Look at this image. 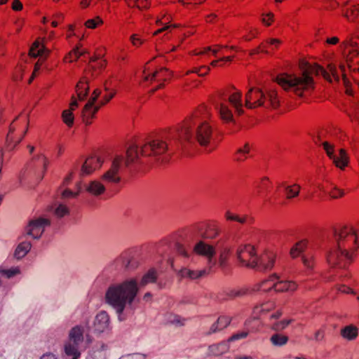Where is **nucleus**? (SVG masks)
Segmentation results:
<instances>
[{
	"mask_svg": "<svg viewBox=\"0 0 359 359\" xmlns=\"http://www.w3.org/2000/svg\"><path fill=\"white\" fill-rule=\"evenodd\" d=\"M212 129L206 120L201 117V111L194 112L187 118L180 128L170 135L155 137L147 140L139 150L138 146H130L126 152V159L121 155H116L111 161L110 168L102 175V180L107 182L118 183L121 180L120 171L138 158L140 152L142 156H151L157 161L166 163L171 155L180 147L194 145L198 142L201 146L209 147L208 151L215 148L212 143Z\"/></svg>",
	"mask_w": 359,
	"mask_h": 359,
	"instance_id": "obj_1",
	"label": "nucleus"
},
{
	"mask_svg": "<svg viewBox=\"0 0 359 359\" xmlns=\"http://www.w3.org/2000/svg\"><path fill=\"white\" fill-rule=\"evenodd\" d=\"M300 72L298 74L283 73L276 77V82L287 91H291L298 96H303L305 91L314 88L313 75L321 74L325 79L331 81V75L336 81H339L337 69L329 65L330 73L322 67L311 65L302 61L299 63Z\"/></svg>",
	"mask_w": 359,
	"mask_h": 359,
	"instance_id": "obj_2",
	"label": "nucleus"
},
{
	"mask_svg": "<svg viewBox=\"0 0 359 359\" xmlns=\"http://www.w3.org/2000/svg\"><path fill=\"white\" fill-rule=\"evenodd\" d=\"M331 246L327 253L330 266L344 269L353 260V255L359 247V233L350 226L332 230Z\"/></svg>",
	"mask_w": 359,
	"mask_h": 359,
	"instance_id": "obj_3",
	"label": "nucleus"
},
{
	"mask_svg": "<svg viewBox=\"0 0 359 359\" xmlns=\"http://www.w3.org/2000/svg\"><path fill=\"white\" fill-rule=\"evenodd\" d=\"M138 292L135 279L126 280L121 283L110 285L105 294L106 302L115 309L120 321L126 320L123 311L127 305H131Z\"/></svg>",
	"mask_w": 359,
	"mask_h": 359,
	"instance_id": "obj_4",
	"label": "nucleus"
},
{
	"mask_svg": "<svg viewBox=\"0 0 359 359\" xmlns=\"http://www.w3.org/2000/svg\"><path fill=\"white\" fill-rule=\"evenodd\" d=\"M236 255L241 264L258 271L269 270L273 266L274 257L272 253L267 252L259 257L254 247L249 244L240 245Z\"/></svg>",
	"mask_w": 359,
	"mask_h": 359,
	"instance_id": "obj_5",
	"label": "nucleus"
},
{
	"mask_svg": "<svg viewBox=\"0 0 359 359\" xmlns=\"http://www.w3.org/2000/svg\"><path fill=\"white\" fill-rule=\"evenodd\" d=\"M245 105L248 109L258 107L276 108L279 106L277 91L267 89L264 92L259 88H251L245 95Z\"/></svg>",
	"mask_w": 359,
	"mask_h": 359,
	"instance_id": "obj_6",
	"label": "nucleus"
},
{
	"mask_svg": "<svg viewBox=\"0 0 359 359\" xmlns=\"http://www.w3.org/2000/svg\"><path fill=\"white\" fill-rule=\"evenodd\" d=\"M241 97L242 94L240 91L231 94L229 93H226L224 91L219 93L215 101V105L216 109L219 111L222 120L226 122L233 121L232 112L226 104V101H229L239 115L243 114Z\"/></svg>",
	"mask_w": 359,
	"mask_h": 359,
	"instance_id": "obj_7",
	"label": "nucleus"
},
{
	"mask_svg": "<svg viewBox=\"0 0 359 359\" xmlns=\"http://www.w3.org/2000/svg\"><path fill=\"white\" fill-rule=\"evenodd\" d=\"M83 327L81 325H75L69 332L68 339L64 345L65 353H81L79 345L83 341Z\"/></svg>",
	"mask_w": 359,
	"mask_h": 359,
	"instance_id": "obj_8",
	"label": "nucleus"
},
{
	"mask_svg": "<svg viewBox=\"0 0 359 359\" xmlns=\"http://www.w3.org/2000/svg\"><path fill=\"white\" fill-rule=\"evenodd\" d=\"M50 225V221L48 219L39 217L31 219L25 227L22 238L27 236L34 239L39 240L43 233L46 226Z\"/></svg>",
	"mask_w": 359,
	"mask_h": 359,
	"instance_id": "obj_9",
	"label": "nucleus"
},
{
	"mask_svg": "<svg viewBox=\"0 0 359 359\" xmlns=\"http://www.w3.org/2000/svg\"><path fill=\"white\" fill-rule=\"evenodd\" d=\"M279 278L273 275L270 279L263 281L259 290L267 292L273 289L276 292L294 291L297 288V284L292 281L278 280Z\"/></svg>",
	"mask_w": 359,
	"mask_h": 359,
	"instance_id": "obj_10",
	"label": "nucleus"
},
{
	"mask_svg": "<svg viewBox=\"0 0 359 359\" xmlns=\"http://www.w3.org/2000/svg\"><path fill=\"white\" fill-rule=\"evenodd\" d=\"M100 94L101 90L100 89L97 88L94 90L89 100L85 104L82 110L83 121L86 125H90L91 123V119L94 118L95 114L100 108V102L98 104L95 105V102L97 101Z\"/></svg>",
	"mask_w": 359,
	"mask_h": 359,
	"instance_id": "obj_11",
	"label": "nucleus"
},
{
	"mask_svg": "<svg viewBox=\"0 0 359 359\" xmlns=\"http://www.w3.org/2000/svg\"><path fill=\"white\" fill-rule=\"evenodd\" d=\"M323 146L327 155L333 160V162L337 167L344 169L348 165V158L344 149H339V155L337 156L334 153V147L333 144H330L327 142H324L323 143Z\"/></svg>",
	"mask_w": 359,
	"mask_h": 359,
	"instance_id": "obj_12",
	"label": "nucleus"
},
{
	"mask_svg": "<svg viewBox=\"0 0 359 359\" xmlns=\"http://www.w3.org/2000/svg\"><path fill=\"white\" fill-rule=\"evenodd\" d=\"M92 332L100 334L111 329L110 318L105 311H101L95 316L91 327Z\"/></svg>",
	"mask_w": 359,
	"mask_h": 359,
	"instance_id": "obj_13",
	"label": "nucleus"
},
{
	"mask_svg": "<svg viewBox=\"0 0 359 359\" xmlns=\"http://www.w3.org/2000/svg\"><path fill=\"white\" fill-rule=\"evenodd\" d=\"M50 50L39 41H35L29 49V55L33 57H40L35 65L34 74L39 70L41 65L49 54Z\"/></svg>",
	"mask_w": 359,
	"mask_h": 359,
	"instance_id": "obj_14",
	"label": "nucleus"
},
{
	"mask_svg": "<svg viewBox=\"0 0 359 359\" xmlns=\"http://www.w3.org/2000/svg\"><path fill=\"white\" fill-rule=\"evenodd\" d=\"M194 251L197 255L205 257L208 259L210 267H212L215 264L216 262L215 260H213V257L216 253V251L212 245H210L204 241H200L195 245Z\"/></svg>",
	"mask_w": 359,
	"mask_h": 359,
	"instance_id": "obj_15",
	"label": "nucleus"
},
{
	"mask_svg": "<svg viewBox=\"0 0 359 359\" xmlns=\"http://www.w3.org/2000/svg\"><path fill=\"white\" fill-rule=\"evenodd\" d=\"M102 163L103 161L98 156H92L87 158L81 166L80 175L84 177L90 175L96 169L100 168Z\"/></svg>",
	"mask_w": 359,
	"mask_h": 359,
	"instance_id": "obj_16",
	"label": "nucleus"
},
{
	"mask_svg": "<svg viewBox=\"0 0 359 359\" xmlns=\"http://www.w3.org/2000/svg\"><path fill=\"white\" fill-rule=\"evenodd\" d=\"M168 73V70L165 68H161L159 70H156L154 73L149 74L144 77V81H163L156 88L152 89L150 91L151 94L154 93L158 89L163 87V82L167 80L166 74Z\"/></svg>",
	"mask_w": 359,
	"mask_h": 359,
	"instance_id": "obj_17",
	"label": "nucleus"
},
{
	"mask_svg": "<svg viewBox=\"0 0 359 359\" xmlns=\"http://www.w3.org/2000/svg\"><path fill=\"white\" fill-rule=\"evenodd\" d=\"M86 191L94 196H99L104 193V185L97 180H92L85 187Z\"/></svg>",
	"mask_w": 359,
	"mask_h": 359,
	"instance_id": "obj_18",
	"label": "nucleus"
},
{
	"mask_svg": "<svg viewBox=\"0 0 359 359\" xmlns=\"http://www.w3.org/2000/svg\"><path fill=\"white\" fill-rule=\"evenodd\" d=\"M341 46L344 48V49L350 48L348 50V55L346 56V61L349 62L354 57H356L359 55V50L358 49V44L356 42H354L351 38L346 39L344 41Z\"/></svg>",
	"mask_w": 359,
	"mask_h": 359,
	"instance_id": "obj_19",
	"label": "nucleus"
},
{
	"mask_svg": "<svg viewBox=\"0 0 359 359\" xmlns=\"http://www.w3.org/2000/svg\"><path fill=\"white\" fill-rule=\"evenodd\" d=\"M208 271L206 269L200 271H194L186 268L182 269L179 271L178 275L181 278H188L192 280L199 278L207 274Z\"/></svg>",
	"mask_w": 359,
	"mask_h": 359,
	"instance_id": "obj_20",
	"label": "nucleus"
},
{
	"mask_svg": "<svg viewBox=\"0 0 359 359\" xmlns=\"http://www.w3.org/2000/svg\"><path fill=\"white\" fill-rule=\"evenodd\" d=\"M77 95L79 100H84L89 90L88 81L86 78H82L76 86Z\"/></svg>",
	"mask_w": 359,
	"mask_h": 359,
	"instance_id": "obj_21",
	"label": "nucleus"
},
{
	"mask_svg": "<svg viewBox=\"0 0 359 359\" xmlns=\"http://www.w3.org/2000/svg\"><path fill=\"white\" fill-rule=\"evenodd\" d=\"M348 3L349 1H347L342 5V15L346 18L348 20L353 21L358 15L359 6L355 5L351 8H345Z\"/></svg>",
	"mask_w": 359,
	"mask_h": 359,
	"instance_id": "obj_22",
	"label": "nucleus"
},
{
	"mask_svg": "<svg viewBox=\"0 0 359 359\" xmlns=\"http://www.w3.org/2000/svg\"><path fill=\"white\" fill-rule=\"evenodd\" d=\"M32 244L29 241H22L16 248L14 256L18 259L24 257L31 250Z\"/></svg>",
	"mask_w": 359,
	"mask_h": 359,
	"instance_id": "obj_23",
	"label": "nucleus"
},
{
	"mask_svg": "<svg viewBox=\"0 0 359 359\" xmlns=\"http://www.w3.org/2000/svg\"><path fill=\"white\" fill-rule=\"evenodd\" d=\"M106 66V61L101 58L100 55L90 58L89 69L93 72V75L97 69H102Z\"/></svg>",
	"mask_w": 359,
	"mask_h": 359,
	"instance_id": "obj_24",
	"label": "nucleus"
},
{
	"mask_svg": "<svg viewBox=\"0 0 359 359\" xmlns=\"http://www.w3.org/2000/svg\"><path fill=\"white\" fill-rule=\"evenodd\" d=\"M284 188L287 199H292L297 197L299 194L300 186L297 184L293 185H286L285 183L282 184Z\"/></svg>",
	"mask_w": 359,
	"mask_h": 359,
	"instance_id": "obj_25",
	"label": "nucleus"
},
{
	"mask_svg": "<svg viewBox=\"0 0 359 359\" xmlns=\"http://www.w3.org/2000/svg\"><path fill=\"white\" fill-rule=\"evenodd\" d=\"M341 335L347 340H353L358 336V328L353 325H348L341 330Z\"/></svg>",
	"mask_w": 359,
	"mask_h": 359,
	"instance_id": "obj_26",
	"label": "nucleus"
},
{
	"mask_svg": "<svg viewBox=\"0 0 359 359\" xmlns=\"http://www.w3.org/2000/svg\"><path fill=\"white\" fill-rule=\"evenodd\" d=\"M227 341H224L218 344H213L209 346V351L214 355H219L226 352L229 349V344Z\"/></svg>",
	"mask_w": 359,
	"mask_h": 359,
	"instance_id": "obj_27",
	"label": "nucleus"
},
{
	"mask_svg": "<svg viewBox=\"0 0 359 359\" xmlns=\"http://www.w3.org/2000/svg\"><path fill=\"white\" fill-rule=\"evenodd\" d=\"M270 341L275 346H282L287 344L288 337L284 334L276 333L271 337Z\"/></svg>",
	"mask_w": 359,
	"mask_h": 359,
	"instance_id": "obj_28",
	"label": "nucleus"
},
{
	"mask_svg": "<svg viewBox=\"0 0 359 359\" xmlns=\"http://www.w3.org/2000/svg\"><path fill=\"white\" fill-rule=\"evenodd\" d=\"M156 270L151 269L143 276L140 284L141 286H145L150 283H154L156 280Z\"/></svg>",
	"mask_w": 359,
	"mask_h": 359,
	"instance_id": "obj_29",
	"label": "nucleus"
},
{
	"mask_svg": "<svg viewBox=\"0 0 359 359\" xmlns=\"http://www.w3.org/2000/svg\"><path fill=\"white\" fill-rule=\"evenodd\" d=\"M121 260L122 262L123 266L126 270H133L138 266V262L135 258H126L124 257H121Z\"/></svg>",
	"mask_w": 359,
	"mask_h": 359,
	"instance_id": "obj_30",
	"label": "nucleus"
},
{
	"mask_svg": "<svg viewBox=\"0 0 359 359\" xmlns=\"http://www.w3.org/2000/svg\"><path fill=\"white\" fill-rule=\"evenodd\" d=\"M219 229L214 224H210L207 230L202 234V237L206 239H213L219 234Z\"/></svg>",
	"mask_w": 359,
	"mask_h": 359,
	"instance_id": "obj_31",
	"label": "nucleus"
},
{
	"mask_svg": "<svg viewBox=\"0 0 359 359\" xmlns=\"http://www.w3.org/2000/svg\"><path fill=\"white\" fill-rule=\"evenodd\" d=\"M230 253H231V249L229 247H224L221 250L219 257V264L221 267L226 266Z\"/></svg>",
	"mask_w": 359,
	"mask_h": 359,
	"instance_id": "obj_32",
	"label": "nucleus"
},
{
	"mask_svg": "<svg viewBox=\"0 0 359 359\" xmlns=\"http://www.w3.org/2000/svg\"><path fill=\"white\" fill-rule=\"evenodd\" d=\"M250 151L249 144L246 143L243 148H240L236 153L235 160L238 161H243L247 158V154Z\"/></svg>",
	"mask_w": 359,
	"mask_h": 359,
	"instance_id": "obj_33",
	"label": "nucleus"
},
{
	"mask_svg": "<svg viewBox=\"0 0 359 359\" xmlns=\"http://www.w3.org/2000/svg\"><path fill=\"white\" fill-rule=\"evenodd\" d=\"M62 117L64 123L69 127L72 126L74 117L72 110L65 109L62 111Z\"/></svg>",
	"mask_w": 359,
	"mask_h": 359,
	"instance_id": "obj_34",
	"label": "nucleus"
},
{
	"mask_svg": "<svg viewBox=\"0 0 359 359\" xmlns=\"http://www.w3.org/2000/svg\"><path fill=\"white\" fill-rule=\"evenodd\" d=\"M225 217L227 220L236 221L241 224H245L248 221V219L246 216L241 217L238 215H233L229 211L226 212Z\"/></svg>",
	"mask_w": 359,
	"mask_h": 359,
	"instance_id": "obj_35",
	"label": "nucleus"
},
{
	"mask_svg": "<svg viewBox=\"0 0 359 359\" xmlns=\"http://www.w3.org/2000/svg\"><path fill=\"white\" fill-rule=\"evenodd\" d=\"M69 208L63 204H59L54 211V215L58 218H62L65 215H69Z\"/></svg>",
	"mask_w": 359,
	"mask_h": 359,
	"instance_id": "obj_36",
	"label": "nucleus"
},
{
	"mask_svg": "<svg viewBox=\"0 0 359 359\" xmlns=\"http://www.w3.org/2000/svg\"><path fill=\"white\" fill-rule=\"evenodd\" d=\"M290 322L291 320H283L276 322L271 325V329L274 331L280 332L285 329L289 325Z\"/></svg>",
	"mask_w": 359,
	"mask_h": 359,
	"instance_id": "obj_37",
	"label": "nucleus"
},
{
	"mask_svg": "<svg viewBox=\"0 0 359 359\" xmlns=\"http://www.w3.org/2000/svg\"><path fill=\"white\" fill-rule=\"evenodd\" d=\"M81 55H83V53H80L79 50V47H76L69 53V54L65 57V60L67 61L68 60L69 62H72L78 60Z\"/></svg>",
	"mask_w": 359,
	"mask_h": 359,
	"instance_id": "obj_38",
	"label": "nucleus"
},
{
	"mask_svg": "<svg viewBox=\"0 0 359 359\" xmlns=\"http://www.w3.org/2000/svg\"><path fill=\"white\" fill-rule=\"evenodd\" d=\"M306 243L305 241H300L291 249L290 254L293 257L297 256V255L302 252L305 248Z\"/></svg>",
	"mask_w": 359,
	"mask_h": 359,
	"instance_id": "obj_39",
	"label": "nucleus"
},
{
	"mask_svg": "<svg viewBox=\"0 0 359 359\" xmlns=\"http://www.w3.org/2000/svg\"><path fill=\"white\" fill-rule=\"evenodd\" d=\"M340 71L342 74V79H343V83L344 84V86H346V93L348 94V95H352V90L351 89L350 86H349V81H348L346 76V73H345V66L344 65H340Z\"/></svg>",
	"mask_w": 359,
	"mask_h": 359,
	"instance_id": "obj_40",
	"label": "nucleus"
},
{
	"mask_svg": "<svg viewBox=\"0 0 359 359\" xmlns=\"http://www.w3.org/2000/svg\"><path fill=\"white\" fill-rule=\"evenodd\" d=\"M32 160L38 161L42 164L43 168V175H44V172H46V170L47 169V166H48V163L47 158L43 154H38V155L34 156ZM43 177V175L41 176V179H42Z\"/></svg>",
	"mask_w": 359,
	"mask_h": 359,
	"instance_id": "obj_41",
	"label": "nucleus"
},
{
	"mask_svg": "<svg viewBox=\"0 0 359 359\" xmlns=\"http://www.w3.org/2000/svg\"><path fill=\"white\" fill-rule=\"evenodd\" d=\"M329 195L332 198H338L344 195V190L339 189L337 186L332 184V190L329 193Z\"/></svg>",
	"mask_w": 359,
	"mask_h": 359,
	"instance_id": "obj_42",
	"label": "nucleus"
},
{
	"mask_svg": "<svg viewBox=\"0 0 359 359\" xmlns=\"http://www.w3.org/2000/svg\"><path fill=\"white\" fill-rule=\"evenodd\" d=\"M210 70V68L209 67L201 66L199 68H194L192 70L189 71L187 72V74L192 72V73L197 74L200 76H203L206 75L209 72Z\"/></svg>",
	"mask_w": 359,
	"mask_h": 359,
	"instance_id": "obj_43",
	"label": "nucleus"
},
{
	"mask_svg": "<svg viewBox=\"0 0 359 359\" xmlns=\"http://www.w3.org/2000/svg\"><path fill=\"white\" fill-rule=\"evenodd\" d=\"M168 321L170 324L175 325L176 326H183L184 325L185 319L182 318L177 315H174L170 316Z\"/></svg>",
	"mask_w": 359,
	"mask_h": 359,
	"instance_id": "obj_44",
	"label": "nucleus"
},
{
	"mask_svg": "<svg viewBox=\"0 0 359 359\" xmlns=\"http://www.w3.org/2000/svg\"><path fill=\"white\" fill-rule=\"evenodd\" d=\"M81 191V185L78 184V191L76 192H74L69 189H65L62 193V198H75L76 197Z\"/></svg>",
	"mask_w": 359,
	"mask_h": 359,
	"instance_id": "obj_45",
	"label": "nucleus"
},
{
	"mask_svg": "<svg viewBox=\"0 0 359 359\" xmlns=\"http://www.w3.org/2000/svg\"><path fill=\"white\" fill-rule=\"evenodd\" d=\"M231 318L228 316H220L218 318L217 322L219 326L220 330L226 327L231 323Z\"/></svg>",
	"mask_w": 359,
	"mask_h": 359,
	"instance_id": "obj_46",
	"label": "nucleus"
},
{
	"mask_svg": "<svg viewBox=\"0 0 359 359\" xmlns=\"http://www.w3.org/2000/svg\"><path fill=\"white\" fill-rule=\"evenodd\" d=\"M101 23H102V20L99 17H97L94 19L87 20L85 25L88 28L94 29L97 26V25Z\"/></svg>",
	"mask_w": 359,
	"mask_h": 359,
	"instance_id": "obj_47",
	"label": "nucleus"
},
{
	"mask_svg": "<svg viewBox=\"0 0 359 359\" xmlns=\"http://www.w3.org/2000/svg\"><path fill=\"white\" fill-rule=\"evenodd\" d=\"M20 271L18 269H0V273L7 278H10L18 273H19Z\"/></svg>",
	"mask_w": 359,
	"mask_h": 359,
	"instance_id": "obj_48",
	"label": "nucleus"
},
{
	"mask_svg": "<svg viewBox=\"0 0 359 359\" xmlns=\"http://www.w3.org/2000/svg\"><path fill=\"white\" fill-rule=\"evenodd\" d=\"M302 262H303V264L304 265L309 269H312L313 267V257L312 256H310V257H306V256H303L302 257Z\"/></svg>",
	"mask_w": 359,
	"mask_h": 359,
	"instance_id": "obj_49",
	"label": "nucleus"
},
{
	"mask_svg": "<svg viewBox=\"0 0 359 359\" xmlns=\"http://www.w3.org/2000/svg\"><path fill=\"white\" fill-rule=\"evenodd\" d=\"M248 333L247 332H241L236 333L229 338L228 342H231V341H233L236 340L245 338L248 336Z\"/></svg>",
	"mask_w": 359,
	"mask_h": 359,
	"instance_id": "obj_50",
	"label": "nucleus"
},
{
	"mask_svg": "<svg viewBox=\"0 0 359 359\" xmlns=\"http://www.w3.org/2000/svg\"><path fill=\"white\" fill-rule=\"evenodd\" d=\"M146 355L140 353H135L132 354H128L127 355L123 356L121 358V359H145Z\"/></svg>",
	"mask_w": 359,
	"mask_h": 359,
	"instance_id": "obj_51",
	"label": "nucleus"
},
{
	"mask_svg": "<svg viewBox=\"0 0 359 359\" xmlns=\"http://www.w3.org/2000/svg\"><path fill=\"white\" fill-rule=\"evenodd\" d=\"M175 250L181 255H183L184 257H187L188 254L185 249L184 248L183 245H182L179 243H175L174 246Z\"/></svg>",
	"mask_w": 359,
	"mask_h": 359,
	"instance_id": "obj_52",
	"label": "nucleus"
},
{
	"mask_svg": "<svg viewBox=\"0 0 359 359\" xmlns=\"http://www.w3.org/2000/svg\"><path fill=\"white\" fill-rule=\"evenodd\" d=\"M325 338V330L324 329H320L317 330L314 334V340L317 342L322 341Z\"/></svg>",
	"mask_w": 359,
	"mask_h": 359,
	"instance_id": "obj_53",
	"label": "nucleus"
},
{
	"mask_svg": "<svg viewBox=\"0 0 359 359\" xmlns=\"http://www.w3.org/2000/svg\"><path fill=\"white\" fill-rule=\"evenodd\" d=\"M135 6L139 8H147L149 7V0H134Z\"/></svg>",
	"mask_w": 359,
	"mask_h": 359,
	"instance_id": "obj_54",
	"label": "nucleus"
},
{
	"mask_svg": "<svg viewBox=\"0 0 359 359\" xmlns=\"http://www.w3.org/2000/svg\"><path fill=\"white\" fill-rule=\"evenodd\" d=\"M325 2L328 4L326 7L327 9H334L339 5L335 0H326Z\"/></svg>",
	"mask_w": 359,
	"mask_h": 359,
	"instance_id": "obj_55",
	"label": "nucleus"
},
{
	"mask_svg": "<svg viewBox=\"0 0 359 359\" xmlns=\"http://www.w3.org/2000/svg\"><path fill=\"white\" fill-rule=\"evenodd\" d=\"M269 310V308L267 306V304H262L261 306H256L255 308L254 312L255 313H262V312H266Z\"/></svg>",
	"mask_w": 359,
	"mask_h": 359,
	"instance_id": "obj_56",
	"label": "nucleus"
},
{
	"mask_svg": "<svg viewBox=\"0 0 359 359\" xmlns=\"http://www.w3.org/2000/svg\"><path fill=\"white\" fill-rule=\"evenodd\" d=\"M12 8L14 11H20L22 8V4L19 0H14L12 4Z\"/></svg>",
	"mask_w": 359,
	"mask_h": 359,
	"instance_id": "obj_57",
	"label": "nucleus"
},
{
	"mask_svg": "<svg viewBox=\"0 0 359 359\" xmlns=\"http://www.w3.org/2000/svg\"><path fill=\"white\" fill-rule=\"evenodd\" d=\"M114 93H111L104 97V100L100 101V107L107 103L114 95Z\"/></svg>",
	"mask_w": 359,
	"mask_h": 359,
	"instance_id": "obj_58",
	"label": "nucleus"
},
{
	"mask_svg": "<svg viewBox=\"0 0 359 359\" xmlns=\"http://www.w3.org/2000/svg\"><path fill=\"white\" fill-rule=\"evenodd\" d=\"M339 290L341 292H343V293H351V294H355L354 291L352 290L350 287H348L345 285H342L339 288Z\"/></svg>",
	"mask_w": 359,
	"mask_h": 359,
	"instance_id": "obj_59",
	"label": "nucleus"
},
{
	"mask_svg": "<svg viewBox=\"0 0 359 359\" xmlns=\"http://www.w3.org/2000/svg\"><path fill=\"white\" fill-rule=\"evenodd\" d=\"M40 359H57L55 355L51 353H46L43 354Z\"/></svg>",
	"mask_w": 359,
	"mask_h": 359,
	"instance_id": "obj_60",
	"label": "nucleus"
},
{
	"mask_svg": "<svg viewBox=\"0 0 359 359\" xmlns=\"http://www.w3.org/2000/svg\"><path fill=\"white\" fill-rule=\"evenodd\" d=\"M220 330L219 329V325L217 324V322L213 323L210 329V331L208 332V334H212V333H215L217 331Z\"/></svg>",
	"mask_w": 359,
	"mask_h": 359,
	"instance_id": "obj_61",
	"label": "nucleus"
},
{
	"mask_svg": "<svg viewBox=\"0 0 359 359\" xmlns=\"http://www.w3.org/2000/svg\"><path fill=\"white\" fill-rule=\"evenodd\" d=\"M248 292V290L245 288H242L240 290H237L236 292L235 293V296H237L238 297H243Z\"/></svg>",
	"mask_w": 359,
	"mask_h": 359,
	"instance_id": "obj_62",
	"label": "nucleus"
},
{
	"mask_svg": "<svg viewBox=\"0 0 359 359\" xmlns=\"http://www.w3.org/2000/svg\"><path fill=\"white\" fill-rule=\"evenodd\" d=\"M326 42L329 44L334 45L339 42V39L337 36L328 38Z\"/></svg>",
	"mask_w": 359,
	"mask_h": 359,
	"instance_id": "obj_63",
	"label": "nucleus"
},
{
	"mask_svg": "<svg viewBox=\"0 0 359 359\" xmlns=\"http://www.w3.org/2000/svg\"><path fill=\"white\" fill-rule=\"evenodd\" d=\"M65 355L68 357H70L71 359H79L81 356V353H65Z\"/></svg>",
	"mask_w": 359,
	"mask_h": 359,
	"instance_id": "obj_64",
	"label": "nucleus"
}]
</instances>
